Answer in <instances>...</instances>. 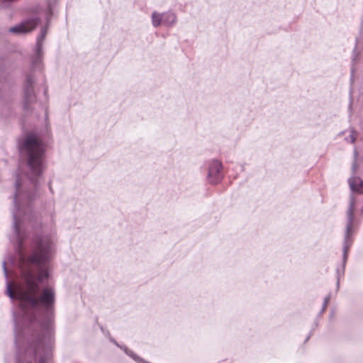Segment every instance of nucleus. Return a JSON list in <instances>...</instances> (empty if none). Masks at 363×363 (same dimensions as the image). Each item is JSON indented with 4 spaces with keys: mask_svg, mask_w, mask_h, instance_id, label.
Masks as SVG:
<instances>
[{
    "mask_svg": "<svg viewBox=\"0 0 363 363\" xmlns=\"http://www.w3.org/2000/svg\"><path fill=\"white\" fill-rule=\"evenodd\" d=\"M127 355H128L130 357H131L134 361H135L138 363H150L149 362L145 361L140 357L138 356L133 351L131 350H129V352L127 353Z\"/></svg>",
    "mask_w": 363,
    "mask_h": 363,
    "instance_id": "8",
    "label": "nucleus"
},
{
    "mask_svg": "<svg viewBox=\"0 0 363 363\" xmlns=\"http://www.w3.org/2000/svg\"><path fill=\"white\" fill-rule=\"evenodd\" d=\"M111 342H113L116 346L121 348L124 352L127 354V353L129 352L130 349L127 347L126 346H121L118 345V343L115 340H111Z\"/></svg>",
    "mask_w": 363,
    "mask_h": 363,
    "instance_id": "10",
    "label": "nucleus"
},
{
    "mask_svg": "<svg viewBox=\"0 0 363 363\" xmlns=\"http://www.w3.org/2000/svg\"><path fill=\"white\" fill-rule=\"evenodd\" d=\"M351 194L346 211V230L343 246L344 259L353 242V235L363 218V180L356 176L348 180Z\"/></svg>",
    "mask_w": 363,
    "mask_h": 363,
    "instance_id": "2",
    "label": "nucleus"
},
{
    "mask_svg": "<svg viewBox=\"0 0 363 363\" xmlns=\"http://www.w3.org/2000/svg\"><path fill=\"white\" fill-rule=\"evenodd\" d=\"M47 10H48V12L49 13V14H51V9H50V6H48Z\"/></svg>",
    "mask_w": 363,
    "mask_h": 363,
    "instance_id": "14",
    "label": "nucleus"
},
{
    "mask_svg": "<svg viewBox=\"0 0 363 363\" xmlns=\"http://www.w3.org/2000/svg\"><path fill=\"white\" fill-rule=\"evenodd\" d=\"M177 15L172 11L162 13L154 11L151 14V23L154 28H172L177 24Z\"/></svg>",
    "mask_w": 363,
    "mask_h": 363,
    "instance_id": "5",
    "label": "nucleus"
},
{
    "mask_svg": "<svg viewBox=\"0 0 363 363\" xmlns=\"http://www.w3.org/2000/svg\"><path fill=\"white\" fill-rule=\"evenodd\" d=\"M353 174H355L357 173V165L354 163L352 168Z\"/></svg>",
    "mask_w": 363,
    "mask_h": 363,
    "instance_id": "13",
    "label": "nucleus"
},
{
    "mask_svg": "<svg viewBox=\"0 0 363 363\" xmlns=\"http://www.w3.org/2000/svg\"><path fill=\"white\" fill-rule=\"evenodd\" d=\"M18 174L13 196V223L9 234L20 270L17 282L9 281L6 262V294L19 308L13 311L16 363H50L55 336V289L45 285L50 279L51 260L56 253L55 211L38 223L33 202L38 196L39 179L46 167L45 153H20Z\"/></svg>",
    "mask_w": 363,
    "mask_h": 363,
    "instance_id": "1",
    "label": "nucleus"
},
{
    "mask_svg": "<svg viewBox=\"0 0 363 363\" xmlns=\"http://www.w3.org/2000/svg\"><path fill=\"white\" fill-rule=\"evenodd\" d=\"M2 114L5 115L6 118H9L13 114V109L10 107V104H6L2 111Z\"/></svg>",
    "mask_w": 363,
    "mask_h": 363,
    "instance_id": "9",
    "label": "nucleus"
},
{
    "mask_svg": "<svg viewBox=\"0 0 363 363\" xmlns=\"http://www.w3.org/2000/svg\"><path fill=\"white\" fill-rule=\"evenodd\" d=\"M38 18H30L13 27L9 28V31L16 34H24L33 30L39 23Z\"/></svg>",
    "mask_w": 363,
    "mask_h": 363,
    "instance_id": "7",
    "label": "nucleus"
},
{
    "mask_svg": "<svg viewBox=\"0 0 363 363\" xmlns=\"http://www.w3.org/2000/svg\"><path fill=\"white\" fill-rule=\"evenodd\" d=\"M350 138L352 143H354L356 140V133L354 132H352V133L350 135Z\"/></svg>",
    "mask_w": 363,
    "mask_h": 363,
    "instance_id": "11",
    "label": "nucleus"
},
{
    "mask_svg": "<svg viewBox=\"0 0 363 363\" xmlns=\"http://www.w3.org/2000/svg\"><path fill=\"white\" fill-rule=\"evenodd\" d=\"M47 33V28L44 27L41 29L40 34L37 38L35 44V54L32 57V67L35 69H40L41 62L43 55V41Z\"/></svg>",
    "mask_w": 363,
    "mask_h": 363,
    "instance_id": "6",
    "label": "nucleus"
},
{
    "mask_svg": "<svg viewBox=\"0 0 363 363\" xmlns=\"http://www.w3.org/2000/svg\"><path fill=\"white\" fill-rule=\"evenodd\" d=\"M35 83V80L33 74L32 73L27 74L23 84V108L26 112L31 111V106L36 101V95L34 91Z\"/></svg>",
    "mask_w": 363,
    "mask_h": 363,
    "instance_id": "4",
    "label": "nucleus"
},
{
    "mask_svg": "<svg viewBox=\"0 0 363 363\" xmlns=\"http://www.w3.org/2000/svg\"><path fill=\"white\" fill-rule=\"evenodd\" d=\"M202 169L203 172H206V179L211 184H217L223 178V164L218 160L206 161L202 166Z\"/></svg>",
    "mask_w": 363,
    "mask_h": 363,
    "instance_id": "3",
    "label": "nucleus"
},
{
    "mask_svg": "<svg viewBox=\"0 0 363 363\" xmlns=\"http://www.w3.org/2000/svg\"><path fill=\"white\" fill-rule=\"evenodd\" d=\"M48 189H49L50 192L52 194H54V190H53V189H52V183H51V182H50V181L48 182Z\"/></svg>",
    "mask_w": 363,
    "mask_h": 363,
    "instance_id": "12",
    "label": "nucleus"
}]
</instances>
